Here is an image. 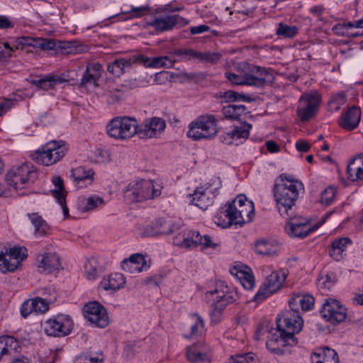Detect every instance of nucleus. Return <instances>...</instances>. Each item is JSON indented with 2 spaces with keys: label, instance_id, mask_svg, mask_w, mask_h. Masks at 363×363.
Segmentation results:
<instances>
[{
  "label": "nucleus",
  "instance_id": "nucleus-1",
  "mask_svg": "<svg viewBox=\"0 0 363 363\" xmlns=\"http://www.w3.org/2000/svg\"><path fill=\"white\" fill-rule=\"evenodd\" d=\"M301 190H303V184L301 182H276L274 186V196L279 212L282 216L292 215L289 213V211L294 206Z\"/></svg>",
  "mask_w": 363,
  "mask_h": 363
},
{
  "label": "nucleus",
  "instance_id": "nucleus-2",
  "mask_svg": "<svg viewBox=\"0 0 363 363\" xmlns=\"http://www.w3.org/2000/svg\"><path fill=\"white\" fill-rule=\"evenodd\" d=\"M218 133V121L216 117L211 114H206L199 116L189 125L186 135L197 141L212 139Z\"/></svg>",
  "mask_w": 363,
  "mask_h": 363
},
{
  "label": "nucleus",
  "instance_id": "nucleus-3",
  "mask_svg": "<svg viewBox=\"0 0 363 363\" xmlns=\"http://www.w3.org/2000/svg\"><path fill=\"white\" fill-rule=\"evenodd\" d=\"M216 286L217 288L214 291L208 292L211 295L216 294L210 313L211 322L214 323H217L221 320L225 307L238 298V292L234 289H230L225 285L224 282L218 283Z\"/></svg>",
  "mask_w": 363,
  "mask_h": 363
},
{
  "label": "nucleus",
  "instance_id": "nucleus-4",
  "mask_svg": "<svg viewBox=\"0 0 363 363\" xmlns=\"http://www.w3.org/2000/svg\"><path fill=\"white\" fill-rule=\"evenodd\" d=\"M161 190L158 184L151 180L141 179L130 182L124 191V196L129 202H141L160 196Z\"/></svg>",
  "mask_w": 363,
  "mask_h": 363
},
{
  "label": "nucleus",
  "instance_id": "nucleus-5",
  "mask_svg": "<svg viewBox=\"0 0 363 363\" xmlns=\"http://www.w3.org/2000/svg\"><path fill=\"white\" fill-rule=\"evenodd\" d=\"M222 187L219 178H214L208 183L197 187L193 194L189 195L191 204L202 210H206L212 206L218 191Z\"/></svg>",
  "mask_w": 363,
  "mask_h": 363
},
{
  "label": "nucleus",
  "instance_id": "nucleus-6",
  "mask_svg": "<svg viewBox=\"0 0 363 363\" xmlns=\"http://www.w3.org/2000/svg\"><path fill=\"white\" fill-rule=\"evenodd\" d=\"M109 137L118 140H125L138 133V125L135 118L123 116L113 118L106 125Z\"/></svg>",
  "mask_w": 363,
  "mask_h": 363
},
{
  "label": "nucleus",
  "instance_id": "nucleus-7",
  "mask_svg": "<svg viewBox=\"0 0 363 363\" xmlns=\"http://www.w3.org/2000/svg\"><path fill=\"white\" fill-rule=\"evenodd\" d=\"M4 45V49L0 50V60H5L11 57L12 52L15 50H23L26 46L39 48L43 50H52L55 49L56 42L48 38L21 36L16 40L15 44L12 46L8 43H5Z\"/></svg>",
  "mask_w": 363,
  "mask_h": 363
},
{
  "label": "nucleus",
  "instance_id": "nucleus-8",
  "mask_svg": "<svg viewBox=\"0 0 363 363\" xmlns=\"http://www.w3.org/2000/svg\"><path fill=\"white\" fill-rule=\"evenodd\" d=\"M64 156L65 148L55 141L48 143L30 155L33 160L45 166L56 163Z\"/></svg>",
  "mask_w": 363,
  "mask_h": 363
},
{
  "label": "nucleus",
  "instance_id": "nucleus-9",
  "mask_svg": "<svg viewBox=\"0 0 363 363\" xmlns=\"http://www.w3.org/2000/svg\"><path fill=\"white\" fill-rule=\"evenodd\" d=\"M296 337L288 336L283 330H277L271 334L266 342L267 350L272 354L284 355L291 352V347L297 345Z\"/></svg>",
  "mask_w": 363,
  "mask_h": 363
},
{
  "label": "nucleus",
  "instance_id": "nucleus-10",
  "mask_svg": "<svg viewBox=\"0 0 363 363\" xmlns=\"http://www.w3.org/2000/svg\"><path fill=\"white\" fill-rule=\"evenodd\" d=\"M321 96L316 91H311L302 94L298 100L297 115L301 121H306L313 117L318 109Z\"/></svg>",
  "mask_w": 363,
  "mask_h": 363
},
{
  "label": "nucleus",
  "instance_id": "nucleus-11",
  "mask_svg": "<svg viewBox=\"0 0 363 363\" xmlns=\"http://www.w3.org/2000/svg\"><path fill=\"white\" fill-rule=\"evenodd\" d=\"M277 329L283 330L288 336L295 337L303 328V320L298 311L295 309L287 310L283 312L277 319Z\"/></svg>",
  "mask_w": 363,
  "mask_h": 363
},
{
  "label": "nucleus",
  "instance_id": "nucleus-12",
  "mask_svg": "<svg viewBox=\"0 0 363 363\" xmlns=\"http://www.w3.org/2000/svg\"><path fill=\"white\" fill-rule=\"evenodd\" d=\"M286 281V274L282 271L272 272L255 294L254 300L260 302L277 293L283 286Z\"/></svg>",
  "mask_w": 363,
  "mask_h": 363
},
{
  "label": "nucleus",
  "instance_id": "nucleus-13",
  "mask_svg": "<svg viewBox=\"0 0 363 363\" xmlns=\"http://www.w3.org/2000/svg\"><path fill=\"white\" fill-rule=\"evenodd\" d=\"M37 177V172L31 169L28 164L13 167L6 175L8 184L15 189H21L29 182L34 181Z\"/></svg>",
  "mask_w": 363,
  "mask_h": 363
},
{
  "label": "nucleus",
  "instance_id": "nucleus-14",
  "mask_svg": "<svg viewBox=\"0 0 363 363\" xmlns=\"http://www.w3.org/2000/svg\"><path fill=\"white\" fill-rule=\"evenodd\" d=\"M320 313L325 320L335 325L346 319L347 308L338 300L328 298L323 303Z\"/></svg>",
  "mask_w": 363,
  "mask_h": 363
},
{
  "label": "nucleus",
  "instance_id": "nucleus-15",
  "mask_svg": "<svg viewBox=\"0 0 363 363\" xmlns=\"http://www.w3.org/2000/svg\"><path fill=\"white\" fill-rule=\"evenodd\" d=\"M72 325L69 318L60 315L46 320L44 323V331L49 336L63 337L70 333Z\"/></svg>",
  "mask_w": 363,
  "mask_h": 363
},
{
  "label": "nucleus",
  "instance_id": "nucleus-16",
  "mask_svg": "<svg viewBox=\"0 0 363 363\" xmlns=\"http://www.w3.org/2000/svg\"><path fill=\"white\" fill-rule=\"evenodd\" d=\"M85 318L90 323L99 328H104L109 324L107 311L97 302L85 305Z\"/></svg>",
  "mask_w": 363,
  "mask_h": 363
},
{
  "label": "nucleus",
  "instance_id": "nucleus-17",
  "mask_svg": "<svg viewBox=\"0 0 363 363\" xmlns=\"http://www.w3.org/2000/svg\"><path fill=\"white\" fill-rule=\"evenodd\" d=\"M243 69H245V79L248 86L262 87L272 78V74L262 67L245 63Z\"/></svg>",
  "mask_w": 363,
  "mask_h": 363
},
{
  "label": "nucleus",
  "instance_id": "nucleus-18",
  "mask_svg": "<svg viewBox=\"0 0 363 363\" xmlns=\"http://www.w3.org/2000/svg\"><path fill=\"white\" fill-rule=\"evenodd\" d=\"M184 248L195 247L199 245L203 248L216 249L219 243L215 242L209 235H201L198 231L189 230L186 232L185 238H182Z\"/></svg>",
  "mask_w": 363,
  "mask_h": 363
},
{
  "label": "nucleus",
  "instance_id": "nucleus-19",
  "mask_svg": "<svg viewBox=\"0 0 363 363\" xmlns=\"http://www.w3.org/2000/svg\"><path fill=\"white\" fill-rule=\"evenodd\" d=\"M180 229V225L172 220L160 218L152 225H147L144 230L145 236H155L158 235H171Z\"/></svg>",
  "mask_w": 363,
  "mask_h": 363
},
{
  "label": "nucleus",
  "instance_id": "nucleus-20",
  "mask_svg": "<svg viewBox=\"0 0 363 363\" xmlns=\"http://www.w3.org/2000/svg\"><path fill=\"white\" fill-rule=\"evenodd\" d=\"M178 23L186 25L188 24V21L179 15H171L163 17H155L152 21L147 22L148 26L154 28L158 32L172 30Z\"/></svg>",
  "mask_w": 363,
  "mask_h": 363
},
{
  "label": "nucleus",
  "instance_id": "nucleus-21",
  "mask_svg": "<svg viewBox=\"0 0 363 363\" xmlns=\"http://www.w3.org/2000/svg\"><path fill=\"white\" fill-rule=\"evenodd\" d=\"M230 274L235 277L247 290H251L255 286V278L251 269L246 265L236 264L230 269Z\"/></svg>",
  "mask_w": 363,
  "mask_h": 363
},
{
  "label": "nucleus",
  "instance_id": "nucleus-22",
  "mask_svg": "<svg viewBox=\"0 0 363 363\" xmlns=\"http://www.w3.org/2000/svg\"><path fill=\"white\" fill-rule=\"evenodd\" d=\"M234 203L238 205L240 216L236 217L238 222L249 223L255 215L254 203L248 201L245 195H239L234 199Z\"/></svg>",
  "mask_w": 363,
  "mask_h": 363
},
{
  "label": "nucleus",
  "instance_id": "nucleus-23",
  "mask_svg": "<svg viewBox=\"0 0 363 363\" xmlns=\"http://www.w3.org/2000/svg\"><path fill=\"white\" fill-rule=\"evenodd\" d=\"M122 269L130 274L140 273L149 269L150 265L142 254L132 255L129 258L125 259L121 262Z\"/></svg>",
  "mask_w": 363,
  "mask_h": 363
},
{
  "label": "nucleus",
  "instance_id": "nucleus-24",
  "mask_svg": "<svg viewBox=\"0 0 363 363\" xmlns=\"http://www.w3.org/2000/svg\"><path fill=\"white\" fill-rule=\"evenodd\" d=\"M165 127L166 123L164 119L154 117L145 120L143 129L138 128V133L141 137H157L164 130Z\"/></svg>",
  "mask_w": 363,
  "mask_h": 363
},
{
  "label": "nucleus",
  "instance_id": "nucleus-25",
  "mask_svg": "<svg viewBox=\"0 0 363 363\" xmlns=\"http://www.w3.org/2000/svg\"><path fill=\"white\" fill-rule=\"evenodd\" d=\"M308 222H289L285 225V230L291 238H304L317 229Z\"/></svg>",
  "mask_w": 363,
  "mask_h": 363
},
{
  "label": "nucleus",
  "instance_id": "nucleus-26",
  "mask_svg": "<svg viewBox=\"0 0 363 363\" xmlns=\"http://www.w3.org/2000/svg\"><path fill=\"white\" fill-rule=\"evenodd\" d=\"M38 260L39 269L45 273H53L61 268L60 258L55 252H48L40 255Z\"/></svg>",
  "mask_w": 363,
  "mask_h": 363
},
{
  "label": "nucleus",
  "instance_id": "nucleus-27",
  "mask_svg": "<svg viewBox=\"0 0 363 363\" xmlns=\"http://www.w3.org/2000/svg\"><path fill=\"white\" fill-rule=\"evenodd\" d=\"M252 125L245 123L241 126H236L233 130L220 136V141L227 145H232L240 139H247L250 134Z\"/></svg>",
  "mask_w": 363,
  "mask_h": 363
},
{
  "label": "nucleus",
  "instance_id": "nucleus-28",
  "mask_svg": "<svg viewBox=\"0 0 363 363\" xmlns=\"http://www.w3.org/2000/svg\"><path fill=\"white\" fill-rule=\"evenodd\" d=\"M102 67L99 63H91L87 65L80 82V86L86 87L89 85L98 86L97 82L101 76Z\"/></svg>",
  "mask_w": 363,
  "mask_h": 363
},
{
  "label": "nucleus",
  "instance_id": "nucleus-29",
  "mask_svg": "<svg viewBox=\"0 0 363 363\" xmlns=\"http://www.w3.org/2000/svg\"><path fill=\"white\" fill-rule=\"evenodd\" d=\"M360 117V109L356 106H353L349 108L347 111L342 115L339 124L344 129L352 130L356 128L358 125Z\"/></svg>",
  "mask_w": 363,
  "mask_h": 363
},
{
  "label": "nucleus",
  "instance_id": "nucleus-30",
  "mask_svg": "<svg viewBox=\"0 0 363 363\" xmlns=\"http://www.w3.org/2000/svg\"><path fill=\"white\" fill-rule=\"evenodd\" d=\"M290 308L298 311L299 307L303 311H309L313 308L314 305V298L308 294H296L293 295L289 301Z\"/></svg>",
  "mask_w": 363,
  "mask_h": 363
},
{
  "label": "nucleus",
  "instance_id": "nucleus-31",
  "mask_svg": "<svg viewBox=\"0 0 363 363\" xmlns=\"http://www.w3.org/2000/svg\"><path fill=\"white\" fill-rule=\"evenodd\" d=\"M133 66L131 57H120L109 63L107 70L115 77H120Z\"/></svg>",
  "mask_w": 363,
  "mask_h": 363
},
{
  "label": "nucleus",
  "instance_id": "nucleus-32",
  "mask_svg": "<svg viewBox=\"0 0 363 363\" xmlns=\"http://www.w3.org/2000/svg\"><path fill=\"white\" fill-rule=\"evenodd\" d=\"M352 243L348 237L335 238L332 242L329 250V255L336 261H340L343 257V252L346 247Z\"/></svg>",
  "mask_w": 363,
  "mask_h": 363
},
{
  "label": "nucleus",
  "instance_id": "nucleus-33",
  "mask_svg": "<svg viewBox=\"0 0 363 363\" xmlns=\"http://www.w3.org/2000/svg\"><path fill=\"white\" fill-rule=\"evenodd\" d=\"M125 283L123 275L121 273H114L104 277L101 281V286L106 291H117L122 288Z\"/></svg>",
  "mask_w": 363,
  "mask_h": 363
},
{
  "label": "nucleus",
  "instance_id": "nucleus-34",
  "mask_svg": "<svg viewBox=\"0 0 363 363\" xmlns=\"http://www.w3.org/2000/svg\"><path fill=\"white\" fill-rule=\"evenodd\" d=\"M347 174L351 181L363 179V154L350 162L347 167Z\"/></svg>",
  "mask_w": 363,
  "mask_h": 363
},
{
  "label": "nucleus",
  "instance_id": "nucleus-35",
  "mask_svg": "<svg viewBox=\"0 0 363 363\" xmlns=\"http://www.w3.org/2000/svg\"><path fill=\"white\" fill-rule=\"evenodd\" d=\"M18 341L13 336L5 335L0 337V360L5 356L16 352L19 347Z\"/></svg>",
  "mask_w": 363,
  "mask_h": 363
},
{
  "label": "nucleus",
  "instance_id": "nucleus-36",
  "mask_svg": "<svg viewBox=\"0 0 363 363\" xmlns=\"http://www.w3.org/2000/svg\"><path fill=\"white\" fill-rule=\"evenodd\" d=\"M94 172L91 169L84 167H77L72 170L71 176L77 184H84V186L89 185L94 179Z\"/></svg>",
  "mask_w": 363,
  "mask_h": 363
},
{
  "label": "nucleus",
  "instance_id": "nucleus-37",
  "mask_svg": "<svg viewBox=\"0 0 363 363\" xmlns=\"http://www.w3.org/2000/svg\"><path fill=\"white\" fill-rule=\"evenodd\" d=\"M313 363H339L337 352L326 347L320 352H314Z\"/></svg>",
  "mask_w": 363,
  "mask_h": 363
},
{
  "label": "nucleus",
  "instance_id": "nucleus-38",
  "mask_svg": "<svg viewBox=\"0 0 363 363\" xmlns=\"http://www.w3.org/2000/svg\"><path fill=\"white\" fill-rule=\"evenodd\" d=\"M186 359L193 363L209 362L208 355L206 352L200 350L197 345H191L187 348Z\"/></svg>",
  "mask_w": 363,
  "mask_h": 363
},
{
  "label": "nucleus",
  "instance_id": "nucleus-39",
  "mask_svg": "<svg viewBox=\"0 0 363 363\" xmlns=\"http://www.w3.org/2000/svg\"><path fill=\"white\" fill-rule=\"evenodd\" d=\"M31 223L35 228V234L43 236L47 234L50 228L47 222L38 213H33L28 215Z\"/></svg>",
  "mask_w": 363,
  "mask_h": 363
},
{
  "label": "nucleus",
  "instance_id": "nucleus-40",
  "mask_svg": "<svg viewBox=\"0 0 363 363\" xmlns=\"http://www.w3.org/2000/svg\"><path fill=\"white\" fill-rule=\"evenodd\" d=\"M247 108L244 105H228L223 108V113L227 118L240 120L241 116L246 113Z\"/></svg>",
  "mask_w": 363,
  "mask_h": 363
},
{
  "label": "nucleus",
  "instance_id": "nucleus-41",
  "mask_svg": "<svg viewBox=\"0 0 363 363\" xmlns=\"http://www.w3.org/2000/svg\"><path fill=\"white\" fill-rule=\"evenodd\" d=\"M215 223L223 228H228L234 224V220L230 216L227 206L225 208H220L215 216Z\"/></svg>",
  "mask_w": 363,
  "mask_h": 363
},
{
  "label": "nucleus",
  "instance_id": "nucleus-42",
  "mask_svg": "<svg viewBox=\"0 0 363 363\" xmlns=\"http://www.w3.org/2000/svg\"><path fill=\"white\" fill-rule=\"evenodd\" d=\"M255 251L257 254L272 256L277 254V247L271 242L265 240H261L256 242Z\"/></svg>",
  "mask_w": 363,
  "mask_h": 363
},
{
  "label": "nucleus",
  "instance_id": "nucleus-43",
  "mask_svg": "<svg viewBox=\"0 0 363 363\" xmlns=\"http://www.w3.org/2000/svg\"><path fill=\"white\" fill-rule=\"evenodd\" d=\"M171 54L178 57V61L198 60L199 57V52L191 48L174 49Z\"/></svg>",
  "mask_w": 363,
  "mask_h": 363
},
{
  "label": "nucleus",
  "instance_id": "nucleus-44",
  "mask_svg": "<svg viewBox=\"0 0 363 363\" xmlns=\"http://www.w3.org/2000/svg\"><path fill=\"white\" fill-rule=\"evenodd\" d=\"M6 253H0V271L6 273L15 271L18 267V261L11 260Z\"/></svg>",
  "mask_w": 363,
  "mask_h": 363
},
{
  "label": "nucleus",
  "instance_id": "nucleus-45",
  "mask_svg": "<svg viewBox=\"0 0 363 363\" xmlns=\"http://www.w3.org/2000/svg\"><path fill=\"white\" fill-rule=\"evenodd\" d=\"M125 85H121L120 87L113 88L105 92V96L108 98L110 104H114L121 100L124 96Z\"/></svg>",
  "mask_w": 363,
  "mask_h": 363
},
{
  "label": "nucleus",
  "instance_id": "nucleus-46",
  "mask_svg": "<svg viewBox=\"0 0 363 363\" xmlns=\"http://www.w3.org/2000/svg\"><path fill=\"white\" fill-rule=\"evenodd\" d=\"M26 249L19 247H13L9 249H6L5 253L8 257H11V260L18 261V267L21 264V261L27 257Z\"/></svg>",
  "mask_w": 363,
  "mask_h": 363
},
{
  "label": "nucleus",
  "instance_id": "nucleus-47",
  "mask_svg": "<svg viewBox=\"0 0 363 363\" xmlns=\"http://www.w3.org/2000/svg\"><path fill=\"white\" fill-rule=\"evenodd\" d=\"M222 55L216 52H199L198 61L206 63L216 64L221 58Z\"/></svg>",
  "mask_w": 363,
  "mask_h": 363
},
{
  "label": "nucleus",
  "instance_id": "nucleus-48",
  "mask_svg": "<svg viewBox=\"0 0 363 363\" xmlns=\"http://www.w3.org/2000/svg\"><path fill=\"white\" fill-rule=\"evenodd\" d=\"M191 324L190 326L191 335H196L202 332L204 328L203 318L197 313L191 315Z\"/></svg>",
  "mask_w": 363,
  "mask_h": 363
},
{
  "label": "nucleus",
  "instance_id": "nucleus-49",
  "mask_svg": "<svg viewBox=\"0 0 363 363\" xmlns=\"http://www.w3.org/2000/svg\"><path fill=\"white\" fill-rule=\"evenodd\" d=\"M297 31L298 28L296 26H290L280 23L276 33L279 36L290 38L294 37L296 35Z\"/></svg>",
  "mask_w": 363,
  "mask_h": 363
},
{
  "label": "nucleus",
  "instance_id": "nucleus-50",
  "mask_svg": "<svg viewBox=\"0 0 363 363\" xmlns=\"http://www.w3.org/2000/svg\"><path fill=\"white\" fill-rule=\"evenodd\" d=\"M86 277L89 280H94L97 277V262L95 259H90L86 261L84 265Z\"/></svg>",
  "mask_w": 363,
  "mask_h": 363
},
{
  "label": "nucleus",
  "instance_id": "nucleus-51",
  "mask_svg": "<svg viewBox=\"0 0 363 363\" xmlns=\"http://www.w3.org/2000/svg\"><path fill=\"white\" fill-rule=\"evenodd\" d=\"M175 60H172L168 56H161V57H153V61H152V68H170L173 67Z\"/></svg>",
  "mask_w": 363,
  "mask_h": 363
},
{
  "label": "nucleus",
  "instance_id": "nucleus-52",
  "mask_svg": "<svg viewBox=\"0 0 363 363\" xmlns=\"http://www.w3.org/2000/svg\"><path fill=\"white\" fill-rule=\"evenodd\" d=\"M52 182L55 185V189L52 190V196L56 199L65 197L64 184L62 178L59 176L55 177L52 179Z\"/></svg>",
  "mask_w": 363,
  "mask_h": 363
},
{
  "label": "nucleus",
  "instance_id": "nucleus-53",
  "mask_svg": "<svg viewBox=\"0 0 363 363\" xmlns=\"http://www.w3.org/2000/svg\"><path fill=\"white\" fill-rule=\"evenodd\" d=\"M336 189L333 186L326 188L321 194L320 201L323 204L329 206L335 200Z\"/></svg>",
  "mask_w": 363,
  "mask_h": 363
},
{
  "label": "nucleus",
  "instance_id": "nucleus-54",
  "mask_svg": "<svg viewBox=\"0 0 363 363\" xmlns=\"http://www.w3.org/2000/svg\"><path fill=\"white\" fill-rule=\"evenodd\" d=\"M52 300H46L45 298H43L40 297H36L33 298V302H34V311L35 313H45L49 309V303H51Z\"/></svg>",
  "mask_w": 363,
  "mask_h": 363
},
{
  "label": "nucleus",
  "instance_id": "nucleus-55",
  "mask_svg": "<svg viewBox=\"0 0 363 363\" xmlns=\"http://www.w3.org/2000/svg\"><path fill=\"white\" fill-rule=\"evenodd\" d=\"M225 77L232 83L235 85H247V81L245 79V72L238 74L232 72H225Z\"/></svg>",
  "mask_w": 363,
  "mask_h": 363
},
{
  "label": "nucleus",
  "instance_id": "nucleus-56",
  "mask_svg": "<svg viewBox=\"0 0 363 363\" xmlns=\"http://www.w3.org/2000/svg\"><path fill=\"white\" fill-rule=\"evenodd\" d=\"M104 204V200L102 198L99 196H90L86 199V204L84 207V211H91L96 208V207L101 206Z\"/></svg>",
  "mask_w": 363,
  "mask_h": 363
},
{
  "label": "nucleus",
  "instance_id": "nucleus-57",
  "mask_svg": "<svg viewBox=\"0 0 363 363\" xmlns=\"http://www.w3.org/2000/svg\"><path fill=\"white\" fill-rule=\"evenodd\" d=\"M133 65L135 64H141L145 66L146 67H152V61H153V57H149L144 55H137L131 56Z\"/></svg>",
  "mask_w": 363,
  "mask_h": 363
},
{
  "label": "nucleus",
  "instance_id": "nucleus-58",
  "mask_svg": "<svg viewBox=\"0 0 363 363\" xmlns=\"http://www.w3.org/2000/svg\"><path fill=\"white\" fill-rule=\"evenodd\" d=\"M34 302L33 299L26 301L21 306V313L23 317L26 318L34 311Z\"/></svg>",
  "mask_w": 363,
  "mask_h": 363
},
{
  "label": "nucleus",
  "instance_id": "nucleus-59",
  "mask_svg": "<svg viewBox=\"0 0 363 363\" xmlns=\"http://www.w3.org/2000/svg\"><path fill=\"white\" fill-rule=\"evenodd\" d=\"M227 206H228V211L230 213V216L234 220V224L235 225H243L245 223L238 222V219H236V217L240 216V213H239L240 211L238 207V205L234 203V200L231 203H229L227 205Z\"/></svg>",
  "mask_w": 363,
  "mask_h": 363
},
{
  "label": "nucleus",
  "instance_id": "nucleus-60",
  "mask_svg": "<svg viewBox=\"0 0 363 363\" xmlns=\"http://www.w3.org/2000/svg\"><path fill=\"white\" fill-rule=\"evenodd\" d=\"M173 77L172 73H169V72L162 71L157 73L155 77V82L158 84H163L166 82H167L169 78Z\"/></svg>",
  "mask_w": 363,
  "mask_h": 363
},
{
  "label": "nucleus",
  "instance_id": "nucleus-61",
  "mask_svg": "<svg viewBox=\"0 0 363 363\" xmlns=\"http://www.w3.org/2000/svg\"><path fill=\"white\" fill-rule=\"evenodd\" d=\"M335 282V279H331L328 274H325L324 277L322 276L318 279V284L325 289H330L333 286Z\"/></svg>",
  "mask_w": 363,
  "mask_h": 363
},
{
  "label": "nucleus",
  "instance_id": "nucleus-62",
  "mask_svg": "<svg viewBox=\"0 0 363 363\" xmlns=\"http://www.w3.org/2000/svg\"><path fill=\"white\" fill-rule=\"evenodd\" d=\"M148 11L149 7L147 6H143L139 7H132L131 11L128 13H131L132 16L134 18H140L147 14Z\"/></svg>",
  "mask_w": 363,
  "mask_h": 363
},
{
  "label": "nucleus",
  "instance_id": "nucleus-63",
  "mask_svg": "<svg viewBox=\"0 0 363 363\" xmlns=\"http://www.w3.org/2000/svg\"><path fill=\"white\" fill-rule=\"evenodd\" d=\"M177 235L173 239V243L174 245L179 246L182 247L183 242L182 238H185L186 230H182L181 228L177 232Z\"/></svg>",
  "mask_w": 363,
  "mask_h": 363
},
{
  "label": "nucleus",
  "instance_id": "nucleus-64",
  "mask_svg": "<svg viewBox=\"0 0 363 363\" xmlns=\"http://www.w3.org/2000/svg\"><path fill=\"white\" fill-rule=\"evenodd\" d=\"M325 11V8L322 5H317L312 6L309 11L311 14H313L314 16L317 17L320 20H321V16Z\"/></svg>",
  "mask_w": 363,
  "mask_h": 363
}]
</instances>
